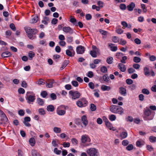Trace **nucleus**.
Wrapping results in <instances>:
<instances>
[{"mask_svg":"<svg viewBox=\"0 0 156 156\" xmlns=\"http://www.w3.org/2000/svg\"><path fill=\"white\" fill-rule=\"evenodd\" d=\"M87 153L90 156H98V151L94 148H90L87 150Z\"/></svg>","mask_w":156,"mask_h":156,"instance_id":"7ed1b4c3","label":"nucleus"},{"mask_svg":"<svg viewBox=\"0 0 156 156\" xmlns=\"http://www.w3.org/2000/svg\"><path fill=\"white\" fill-rule=\"evenodd\" d=\"M126 43V41L123 39H121L120 40V41L119 43V44L122 45H124Z\"/></svg>","mask_w":156,"mask_h":156,"instance_id":"5fc2aeb1","label":"nucleus"},{"mask_svg":"<svg viewBox=\"0 0 156 156\" xmlns=\"http://www.w3.org/2000/svg\"><path fill=\"white\" fill-rule=\"evenodd\" d=\"M110 110L112 113H118L121 115L123 113L124 111L122 107L118 106L112 105L110 107Z\"/></svg>","mask_w":156,"mask_h":156,"instance_id":"f257e3e1","label":"nucleus"},{"mask_svg":"<svg viewBox=\"0 0 156 156\" xmlns=\"http://www.w3.org/2000/svg\"><path fill=\"white\" fill-rule=\"evenodd\" d=\"M72 84L75 87H77L78 85V83L76 81H73L72 82Z\"/></svg>","mask_w":156,"mask_h":156,"instance_id":"bf43d9fd","label":"nucleus"},{"mask_svg":"<svg viewBox=\"0 0 156 156\" xmlns=\"http://www.w3.org/2000/svg\"><path fill=\"white\" fill-rule=\"evenodd\" d=\"M90 109L92 111H94L96 109V107L94 104H92L90 105Z\"/></svg>","mask_w":156,"mask_h":156,"instance_id":"49530a36","label":"nucleus"},{"mask_svg":"<svg viewBox=\"0 0 156 156\" xmlns=\"http://www.w3.org/2000/svg\"><path fill=\"white\" fill-rule=\"evenodd\" d=\"M47 110L48 112H52L54 110L55 108L52 105H49L47 106Z\"/></svg>","mask_w":156,"mask_h":156,"instance_id":"4be33fe9","label":"nucleus"},{"mask_svg":"<svg viewBox=\"0 0 156 156\" xmlns=\"http://www.w3.org/2000/svg\"><path fill=\"white\" fill-rule=\"evenodd\" d=\"M82 122L85 126H86L88 123L87 117L85 115L83 116L81 118Z\"/></svg>","mask_w":156,"mask_h":156,"instance_id":"ddd939ff","label":"nucleus"},{"mask_svg":"<svg viewBox=\"0 0 156 156\" xmlns=\"http://www.w3.org/2000/svg\"><path fill=\"white\" fill-rule=\"evenodd\" d=\"M142 92L144 94L147 95H148L149 94L150 92L149 90L146 88H144L142 90Z\"/></svg>","mask_w":156,"mask_h":156,"instance_id":"a19ab883","label":"nucleus"},{"mask_svg":"<svg viewBox=\"0 0 156 156\" xmlns=\"http://www.w3.org/2000/svg\"><path fill=\"white\" fill-rule=\"evenodd\" d=\"M135 7V4L134 3L131 2L129 5L127 6L128 10L130 11H132Z\"/></svg>","mask_w":156,"mask_h":156,"instance_id":"4468645a","label":"nucleus"},{"mask_svg":"<svg viewBox=\"0 0 156 156\" xmlns=\"http://www.w3.org/2000/svg\"><path fill=\"white\" fill-rule=\"evenodd\" d=\"M118 68L122 72H124L126 70V68L125 65L122 63H119Z\"/></svg>","mask_w":156,"mask_h":156,"instance_id":"f8f14e48","label":"nucleus"},{"mask_svg":"<svg viewBox=\"0 0 156 156\" xmlns=\"http://www.w3.org/2000/svg\"><path fill=\"white\" fill-rule=\"evenodd\" d=\"M135 42L137 44H140L141 43V40L138 38H136L134 40Z\"/></svg>","mask_w":156,"mask_h":156,"instance_id":"13d9d810","label":"nucleus"},{"mask_svg":"<svg viewBox=\"0 0 156 156\" xmlns=\"http://www.w3.org/2000/svg\"><path fill=\"white\" fill-rule=\"evenodd\" d=\"M63 31L66 33H69L70 34H72L73 33V30L69 27H64L62 28Z\"/></svg>","mask_w":156,"mask_h":156,"instance_id":"423d86ee","label":"nucleus"},{"mask_svg":"<svg viewBox=\"0 0 156 156\" xmlns=\"http://www.w3.org/2000/svg\"><path fill=\"white\" fill-rule=\"evenodd\" d=\"M127 133L126 132H123L120 133V136L121 138V139L122 140L126 137L127 136Z\"/></svg>","mask_w":156,"mask_h":156,"instance_id":"5701e85b","label":"nucleus"},{"mask_svg":"<svg viewBox=\"0 0 156 156\" xmlns=\"http://www.w3.org/2000/svg\"><path fill=\"white\" fill-rule=\"evenodd\" d=\"M54 81L53 80H47L46 83V86L48 88H51L53 87V84Z\"/></svg>","mask_w":156,"mask_h":156,"instance_id":"9d476101","label":"nucleus"},{"mask_svg":"<svg viewBox=\"0 0 156 156\" xmlns=\"http://www.w3.org/2000/svg\"><path fill=\"white\" fill-rule=\"evenodd\" d=\"M101 89L104 91L105 90L109 91L111 90V88L110 86L103 85L101 87Z\"/></svg>","mask_w":156,"mask_h":156,"instance_id":"412c9836","label":"nucleus"},{"mask_svg":"<svg viewBox=\"0 0 156 156\" xmlns=\"http://www.w3.org/2000/svg\"><path fill=\"white\" fill-rule=\"evenodd\" d=\"M11 55V53L8 51L4 52L2 54V56L3 58H8L10 57Z\"/></svg>","mask_w":156,"mask_h":156,"instance_id":"dca6fc26","label":"nucleus"},{"mask_svg":"<svg viewBox=\"0 0 156 156\" xmlns=\"http://www.w3.org/2000/svg\"><path fill=\"white\" fill-rule=\"evenodd\" d=\"M133 146L132 144H129L126 147V149L128 151H130L133 149Z\"/></svg>","mask_w":156,"mask_h":156,"instance_id":"6e6d98bb","label":"nucleus"},{"mask_svg":"<svg viewBox=\"0 0 156 156\" xmlns=\"http://www.w3.org/2000/svg\"><path fill=\"white\" fill-rule=\"evenodd\" d=\"M82 101V103L83 104L84 107H85L87 105V101L86 100L85 98H82L80 99Z\"/></svg>","mask_w":156,"mask_h":156,"instance_id":"ea45409f","label":"nucleus"},{"mask_svg":"<svg viewBox=\"0 0 156 156\" xmlns=\"http://www.w3.org/2000/svg\"><path fill=\"white\" fill-rule=\"evenodd\" d=\"M133 67L136 69H139L140 67V65L138 64L135 63L133 65Z\"/></svg>","mask_w":156,"mask_h":156,"instance_id":"603ef678","label":"nucleus"},{"mask_svg":"<svg viewBox=\"0 0 156 156\" xmlns=\"http://www.w3.org/2000/svg\"><path fill=\"white\" fill-rule=\"evenodd\" d=\"M76 104L80 108L85 107L80 99L76 102Z\"/></svg>","mask_w":156,"mask_h":156,"instance_id":"c756f323","label":"nucleus"},{"mask_svg":"<svg viewBox=\"0 0 156 156\" xmlns=\"http://www.w3.org/2000/svg\"><path fill=\"white\" fill-rule=\"evenodd\" d=\"M99 31L100 33L102 35L105 36L103 37V38H105L107 37V35L108 33L107 31L101 29L99 30Z\"/></svg>","mask_w":156,"mask_h":156,"instance_id":"393cba45","label":"nucleus"},{"mask_svg":"<svg viewBox=\"0 0 156 156\" xmlns=\"http://www.w3.org/2000/svg\"><path fill=\"white\" fill-rule=\"evenodd\" d=\"M133 61L136 63H138L140 62L141 59L140 58L136 56L133 58Z\"/></svg>","mask_w":156,"mask_h":156,"instance_id":"58836bf2","label":"nucleus"},{"mask_svg":"<svg viewBox=\"0 0 156 156\" xmlns=\"http://www.w3.org/2000/svg\"><path fill=\"white\" fill-rule=\"evenodd\" d=\"M38 20V16L37 15H36L32 16L31 20L30 21V23H35L37 22Z\"/></svg>","mask_w":156,"mask_h":156,"instance_id":"f3484780","label":"nucleus"},{"mask_svg":"<svg viewBox=\"0 0 156 156\" xmlns=\"http://www.w3.org/2000/svg\"><path fill=\"white\" fill-rule=\"evenodd\" d=\"M64 107V106H60L57 108L56 113L58 115L60 116H62L65 114L66 113V109H62V108Z\"/></svg>","mask_w":156,"mask_h":156,"instance_id":"20e7f679","label":"nucleus"},{"mask_svg":"<svg viewBox=\"0 0 156 156\" xmlns=\"http://www.w3.org/2000/svg\"><path fill=\"white\" fill-rule=\"evenodd\" d=\"M144 75L146 76H148L150 74V72L148 68L145 67L144 68Z\"/></svg>","mask_w":156,"mask_h":156,"instance_id":"aec40b11","label":"nucleus"},{"mask_svg":"<svg viewBox=\"0 0 156 156\" xmlns=\"http://www.w3.org/2000/svg\"><path fill=\"white\" fill-rule=\"evenodd\" d=\"M121 24L123 26L122 28L125 29L126 27H127L128 26V24L125 21H122L121 22Z\"/></svg>","mask_w":156,"mask_h":156,"instance_id":"c03bdc74","label":"nucleus"},{"mask_svg":"<svg viewBox=\"0 0 156 156\" xmlns=\"http://www.w3.org/2000/svg\"><path fill=\"white\" fill-rule=\"evenodd\" d=\"M75 53L71 51H70L69 50L67 49L66 51V54L70 56V57H73L74 56Z\"/></svg>","mask_w":156,"mask_h":156,"instance_id":"b1692460","label":"nucleus"},{"mask_svg":"<svg viewBox=\"0 0 156 156\" xmlns=\"http://www.w3.org/2000/svg\"><path fill=\"white\" fill-rule=\"evenodd\" d=\"M32 156H41V154L35 150H33L31 151Z\"/></svg>","mask_w":156,"mask_h":156,"instance_id":"bb28decb","label":"nucleus"},{"mask_svg":"<svg viewBox=\"0 0 156 156\" xmlns=\"http://www.w3.org/2000/svg\"><path fill=\"white\" fill-rule=\"evenodd\" d=\"M127 59V57L126 56H124L122 57V59L121 61V63H125L126 62L125 60Z\"/></svg>","mask_w":156,"mask_h":156,"instance_id":"4d7b16f0","label":"nucleus"},{"mask_svg":"<svg viewBox=\"0 0 156 156\" xmlns=\"http://www.w3.org/2000/svg\"><path fill=\"white\" fill-rule=\"evenodd\" d=\"M81 140L82 143L83 144L86 142H90V137L87 135L86 134L81 136Z\"/></svg>","mask_w":156,"mask_h":156,"instance_id":"39448f33","label":"nucleus"},{"mask_svg":"<svg viewBox=\"0 0 156 156\" xmlns=\"http://www.w3.org/2000/svg\"><path fill=\"white\" fill-rule=\"evenodd\" d=\"M113 58L111 57H109L107 58L106 61L108 64H111L112 63Z\"/></svg>","mask_w":156,"mask_h":156,"instance_id":"37998d69","label":"nucleus"},{"mask_svg":"<svg viewBox=\"0 0 156 156\" xmlns=\"http://www.w3.org/2000/svg\"><path fill=\"white\" fill-rule=\"evenodd\" d=\"M54 152L57 154H59L61 152V151L60 150H58L57 148H55L54 150Z\"/></svg>","mask_w":156,"mask_h":156,"instance_id":"3c124183","label":"nucleus"},{"mask_svg":"<svg viewBox=\"0 0 156 156\" xmlns=\"http://www.w3.org/2000/svg\"><path fill=\"white\" fill-rule=\"evenodd\" d=\"M35 99V97L34 96L29 95L27 98L28 100L27 102L30 103L31 102H33Z\"/></svg>","mask_w":156,"mask_h":156,"instance_id":"2eb2a0df","label":"nucleus"},{"mask_svg":"<svg viewBox=\"0 0 156 156\" xmlns=\"http://www.w3.org/2000/svg\"><path fill=\"white\" fill-rule=\"evenodd\" d=\"M71 141L73 144L74 145H76L78 144V141L75 138H73L71 139Z\"/></svg>","mask_w":156,"mask_h":156,"instance_id":"de8ad7c7","label":"nucleus"},{"mask_svg":"<svg viewBox=\"0 0 156 156\" xmlns=\"http://www.w3.org/2000/svg\"><path fill=\"white\" fill-rule=\"evenodd\" d=\"M126 89L123 87H121L119 88V92L122 95L125 96L126 94Z\"/></svg>","mask_w":156,"mask_h":156,"instance_id":"9b49d317","label":"nucleus"},{"mask_svg":"<svg viewBox=\"0 0 156 156\" xmlns=\"http://www.w3.org/2000/svg\"><path fill=\"white\" fill-rule=\"evenodd\" d=\"M35 55V53L33 51H30L28 53V56L30 58H31L30 60H31L32 58L34 57Z\"/></svg>","mask_w":156,"mask_h":156,"instance_id":"79ce46f5","label":"nucleus"},{"mask_svg":"<svg viewBox=\"0 0 156 156\" xmlns=\"http://www.w3.org/2000/svg\"><path fill=\"white\" fill-rule=\"evenodd\" d=\"M141 7L143 9L144 12H147V9L146 8L145 5L144 4H141Z\"/></svg>","mask_w":156,"mask_h":156,"instance_id":"0e129e2a","label":"nucleus"},{"mask_svg":"<svg viewBox=\"0 0 156 156\" xmlns=\"http://www.w3.org/2000/svg\"><path fill=\"white\" fill-rule=\"evenodd\" d=\"M112 41L115 43H117L119 42V39L118 37L114 36L112 38Z\"/></svg>","mask_w":156,"mask_h":156,"instance_id":"8fccbe9b","label":"nucleus"},{"mask_svg":"<svg viewBox=\"0 0 156 156\" xmlns=\"http://www.w3.org/2000/svg\"><path fill=\"white\" fill-rule=\"evenodd\" d=\"M88 85L90 88L93 89L94 88V83L92 82H90L88 84Z\"/></svg>","mask_w":156,"mask_h":156,"instance_id":"e2e57ef3","label":"nucleus"},{"mask_svg":"<svg viewBox=\"0 0 156 156\" xmlns=\"http://www.w3.org/2000/svg\"><path fill=\"white\" fill-rule=\"evenodd\" d=\"M87 76L90 78H92L94 76V74L93 72L89 71L88 72Z\"/></svg>","mask_w":156,"mask_h":156,"instance_id":"338daca9","label":"nucleus"},{"mask_svg":"<svg viewBox=\"0 0 156 156\" xmlns=\"http://www.w3.org/2000/svg\"><path fill=\"white\" fill-rule=\"evenodd\" d=\"M113 45L112 44H109V46L111 48V50L112 51H115L117 50V46H111V45Z\"/></svg>","mask_w":156,"mask_h":156,"instance_id":"c9c22d12","label":"nucleus"},{"mask_svg":"<svg viewBox=\"0 0 156 156\" xmlns=\"http://www.w3.org/2000/svg\"><path fill=\"white\" fill-rule=\"evenodd\" d=\"M144 113L145 117L146 118L149 116L151 114V111L148 108H147L144 111Z\"/></svg>","mask_w":156,"mask_h":156,"instance_id":"a211bd4d","label":"nucleus"},{"mask_svg":"<svg viewBox=\"0 0 156 156\" xmlns=\"http://www.w3.org/2000/svg\"><path fill=\"white\" fill-rule=\"evenodd\" d=\"M109 119L111 121H113L116 119V117L115 115L112 114L109 115Z\"/></svg>","mask_w":156,"mask_h":156,"instance_id":"4c0bfd02","label":"nucleus"},{"mask_svg":"<svg viewBox=\"0 0 156 156\" xmlns=\"http://www.w3.org/2000/svg\"><path fill=\"white\" fill-rule=\"evenodd\" d=\"M149 140L150 142L154 143L156 142V137L154 136H150Z\"/></svg>","mask_w":156,"mask_h":156,"instance_id":"473e14b6","label":"nucleus"},{"mask_svg":"<svg viewBox=\"0 0 156 156\" xmlns=\"http://www.w3.org/2000/svg\"><path fill=\"white\" fill-rule=\"evenodd\" d=\"M120 9L122 10H125L126 9V6L124 4H121L120 5Z\"/></svg>","mask_w":156,"mask_h":156,"instance_id":"09e8293b","label":"nucleus"},{"mask_svg":"<svg viewBox=\"0 0 156 156\" xmlns=\"http://www.w3.org/2000/svg\"><path fill=\"white\" fill-rule=\"evenodd\" d=\"M25 30L26 33L27 34L30 33H36L37 32V30L35 29H31L30 27H25Z\"/></svg>","mask_w":156,"mask_h":156,"instance_id":"0eeeda50","label":"nucleus"},{"mask_svg":"<svg viewBox=\"0 0 156 156\" xmlns=\"http://www.w3.org/2000/svg\"><path fill=\"white\" fill-rule=\"evenodd\" d=\"M98 52V51L95 50L91 51L90 52V54L92 57L95 58L97 57V54Z\"/></svg>","mask_w":156,"mask_h":156,"instance_id":"c85d7f7f","label":"nucleus"},{"mask_svg":"<svg viewBox=\"0 0 156 156\" xmlns=\"http://www.w3.org/2000/svg\"><path fill=\"white\" fill-rule=\"evenodd\" d=\"M68 64V62H67V61H65L63 64L61 68L62 69H63L67 66Z\"/></svg>","mask_w":156,"mask_h":156,"instance_id":"052dcab7","label":"nucleus"},{"mask_svg":"<svg viewBox=\"0 0 156 156\" xmlns=\"http://www.w3.org/2000/svg\"><path fill=\"white\" fill-rule=\"evenodd\" d=\"M0 115H1V120L4 122L7 121L8 119L5 114L4 112L0 110Z\"/></svg>","mask_w":156,"mask_h":156,"instance_id":"6e6552de","label":"nucleus"},{"mask_svg":"<svg viewBox=\"0 0 156 156\" xmlns=\"http://www.w3.org/2000/svg\"><path fill=\"white\" fill-rule=\"evenodd\" d=\"M69 94L71 96L73 99L76 100L80 97L81 94L77 91H73V90H70L69 92Z\"/></svg>","mask_w":156,"mask_h":156,"instance_id":"f03ea898","label":"nucleus"},{"mask_svg":"<svg viewBox=\"0 0 156 156\" xmlns=\"http://www.w3.org/2000/svg\"><path fill=\"white\" fill-rule=\"evenodd\" d=\"M105 125L110 130L112 129L113 130L115 131V129H114V128L112 127V124L109 121L105 122Z\"/></svg>","mask_w":156,"mask_h":156,"instance_id":"6ab92c4d","label":"nucleus"},{"mask_svg":"<svg viewBox=\"0 0 156 156\" xmlns=\"http://www.w3.org/2000/svg\"><path fill=\"white\" fill-rule=\"evenodd\" d=\"M39 113L41 115H44L46 113L45 112L43 108H40L38 110Z\"/></svg>","mask_w":156,"mask_h":156,"instance_id":"72a5a7b5","label":"nucleus"},{"mask_svg":"<svg viewBox=\"0 0 156 156\" xmlns=\"http://www.w3.org/2000/svg\"><path fill=\"white\" fill-rule=\"evenodd\" d=\"M101 71L102 73H105L107 72L108 69L107 67L104 66L101 68Z\"/></svg>","mask_w":156,"mask_h":156,"instance_id":"e433bc0d","label":"nucleus"},{"mask_svg":"<svg viewBox=\"0 0 156 156\" xmlns=\"http://www.w3.org/2000/svg\"><path fill=\"white\" fill-rule=\"evenodd\" d=\"M70 21L72 23L73 25L76 26H78L77 23L76 22V20L75 18H71L70 19Z\"/></svg>","mask_w":156,"mask_h":156,"instance_id":"2f4dec72","label":"nucleus"},{"mask_svg":"<svg viewBox=\"0 0 156 156\" xmlns=\"http://www.w3.org/2000/svg\"><path fill=\"white\" fill-rule=\"evenodd\" d=\"M29 142L31 146H34L35 143V141L34 138L33 137L30 138L29 139Z\"/></svg>","mask_w":156,"mask_h":156,"instance_id":"cd10ccee","label":"nucleus"},{"mask_svg":"<svg viewBox=\"0 0 156 156\" xmlns=\"http://www.w3.org/2000/svg\"><path fill=\"white\" fill-rule=\"evenodd\" d=\"M123 30L121 29H118L116 30V32L119 34H121L123 32Z\"/></svg>","mask_w":156,"mask_h":156,"instance_id":"774afa93","label":"nucleus"},{"mask_svg":"<svg viewBox=\"0 0 156 156\" xmlns=\"http://www.w3.org/2000/svg\"><path fill=\"white\" fill-rule=\"evenodd\" d=\"M37 101L38 104L39 105L42 106L44 105V102L42 99L40 98H38L37 99Z\"/></svg>","mask_w":156,"mask_h":156,"instance_id":"7c9ffc66","label":"nucleus"},{"mask_svg":"<svg viewBox=\"0 0 156 156\" xmlns=\"http://www.w3.org/2000/svg\"><path fill=\"white\" fill-rule=\"evenodd\" d=\"M18 92L20 94H23L25 93V90L23 88H20L18 90Z\"/></svg>","mask_w":156,"mask_h":156,"instance_id":"69168bd1","label":"nucleus"},{"mask_svg":"<svg viewBox=\"0 0 156 156\" xmlns=\"http://www.w3.org/2000/svg\"><path fill=\"white\" fill-rule=\"evenodd\" d=\"M128 73H132L135 72V70L132 68H130L128 70Z\"/></svg>","mask_w":156,"mask_h":156,"instance_id":"864d4df0","label":"nucleus"},{"mask_svg":"<svg viewBox=\"0 0 156 156\" xmlns=\"http://www.w3.org/2000/svg\"><path fill=\"white\" fill-rule=\"evenodd\" d=\"M86 18L87 20H90L92 18V16L90 14H87L86 15Z\"/></svg>","mask_w":156,"mask_h":156,"instance_id":"680f3d73","label":"nucleus"},{"mask_svg":"<svg viewBox=\"0 0 156 156\" xmlns=\"http://www.w3.org/2000/svg\"><path fill=\"white\" fill-rule=\"evenodd\" d=\"M103 80L106 81L108 82L109 81V77L107 75H105L103 76Z\"/></svg>","mask_w":156,"mask_h":156,"instance_id":"a18cd8bd","label":"nucleus"},{"mask_svg":"<svg viewBox=\"0 0 156 156\" xmlns=\"http://www.w3.org/2000/svg\"><path fill=\"white\" fill-rule=\"evenodd\" d=\"M49 21V18L48 17H44V20L42 21V22L43 24L47 25L48 24V22Z\"/></svg>","mask_w":156,"mask_h":156,"instance_id":"f704fd0d","label":"nucleus"},{"mask_svg":"<svg viewBox=\"0 0 156 156\" xmlns=\"http://www.w3.org/2000/svg\"><path fill=\"white\" fill-rule=\"evenodd\" d=\"M54 132L56 133H59L61 132V130L60 128L55 127L53 129Z\"/></svg>","mask_w":156,"mask_h":156,"instance_id":"a878e982","label":"nucleus"},{"mask_svg":"<svg viewBox=\"0 0 156 156\" xmlns=\"http://www.w3.org/2000/svg\"><path fill=\"white\" fill-rule=\"evenodd\" d=\"M76 52L78 54H82L85 51V49L82 46H79L76 48Z\"/></svg>","mask_w":156,"mask_h":156,"instance_id":"1a4fd4ad","label":"nucleus"}]
</instances>
